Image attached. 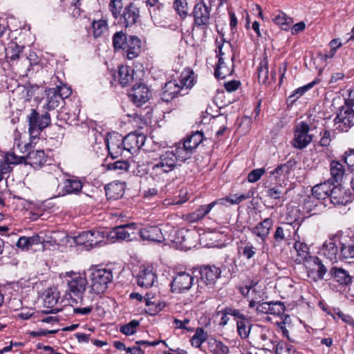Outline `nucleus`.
<instances>
[{
	"label": "nucleus",
	"instance_id": "f257e3e1",
	"mask_svg": "<svg viewBox=\"0 0 354 354\" xmlns=\"http://www.w3.org/2000/svg\"><path fill=\"white\" fill-rule=\"evenodd\" d=\"M176 148L163 151L156 158L150 169V174L154 179H161L169 172L174 171L177 166V162L180 161Z\"/></svg>",
	"mask_w": 354,
	"mask_h": 354
},
{
	"label": "nucleus",
	"instance_id": "f03ea898",
	"mask_svg": "<svg viewBox=\"0 0 354 354\" xmlns=\"http://www.w3.org/2000/svg\"><path fill=\"white\" fill-rule=\"evenodd\" d=\"M200 277L198 292H210L214 288L216 283L221 277V270L214 265H204L199 268Z\"/></svg>",
	"mask_w": 354,
	"mask_h": 354
},
{
	"label": "nucleus",
	"instance_id": "7ed1b4c3",
	"mask_svg": "<svg viewBox=\"0 0 354 354\" xmlns=\"http://www.w3.org/2000/svg\"><path fill=\"white\" fill-rule=\"evenodd\" d=\"M203 140V133L200 131L193 132L188 136L183 143L178 142L174 147L178 151V156L180 162L189 159L194 150Z\"/></svg>",
	"mask_w": 354,
	"mask_h": 354
},
{
	"label": "nucleus",
	"instance_id": "20e7f679",
	"mask_svg": "<svg viewBox=\"0 0 354 354\" xmlns=\"http://www.w3.org/2000/svg\"><path fill=\"white\" fill-rule=\"evenodd\" d=\"M211 12V6H207L204 0H200L194 5L190 15L194 19L193 24L197 28L205 32L212 24Z\"/></svg>",
	"mask_w": 354,
	"mask_h": 354
},
{
	"label": "nucleus",
	"instance_id": "39448f33",
	"mask_svg": "<svg viewBox=\"0 0 354 354\" xmlns=\"http://www.w3.org/2000/svg\"><path fill=\"white\" fill-rule=\"evenodd\" d=\"M193 86V79L190 77L179 80H171L165 83L161 93V99L169 102L176 97L181 91L190 88Z\"/></svg>",
	"mask_w": 354,
	"mask_h": 354
},
{
	"label": "nucleus",
	"instance_id": "423d86ee",
	"mask_svg": "<svg viewBox=\"0 0 354 354\" xmlns=\"http://www.w3.org/2000/svg\"><path fill=\"white\" fill-rule=\"evenodd\" d=\"M90 279L91 290L97 295L104 293L113 281L112 270L107 268L95 269L91 272Z\"/></svg>",
	"mask_w": 354,
	"mask_h": 354
},
{
	"label": "nucleus",
	"instance_id": "0eeeda50",
	"mask_svg": "<svg viewBox=\"0 0 354 354\" xmlns=\"http://www.w3.org/2000/svg\"><path fill=\"white\" fill-rule=\"evenodd\" d=\"M239 292L249 301L250 308L257 307L264 299V292L257 281H250L245 286L239 287Z\"/></svg>",
	"mask_w": 354,
	"mask_h": 354
},
{
	"label": "nucleus",
	"instance_id": "6e6552de",
	"mask_svg": "<svg viewBox=\"0 0 354 354\" xmlns=\"http://www.w3.org/2000/svg\"><path fill=\"white\" fill-rule=\"evenodd\" d=\"M69 279L67 280L68 291L71 297H74L82 301V296L86 290L88 281L84 273H67Z\"/></svg>",
	"mask_w": 354,
	"mask_h": 354
},
{
	"label": "nucleus",
	"instance_id": "1a4fd4ad",
	"mask_svg": "<svg viewBox=\"0 0 354 354\" xmlns=\"http://www.w3.org/2000/svg\"><path fill=\"white\" fill-rule=\"evenodd\" d=\"M198 237L199 234L196 230L182 228L176 232L173 241L181 250H188L196 245Z\"/></svg>",
	"mask_w": 354,
	"mask_h": 354
},
{
	"label": "nucleus",
	"instance_id": "9d476101",
	"mask_svg": "<svg viewBox=\"0 0 354 354\" xmlns=\"http://www.w3.org/2000/svg\"><path fill=\"white\" fill-rule=\"evenodd\" d=\"M310 126L306 122L298 123L294 130L292 145L298 149H304L312 142L313 137L309 134Z\"/></svg>",
	"mask_w": 354,
	"mask_h": 354
},
{
	"label": "nucleus",
	"instance_id": "9b49d317",
	"mask_svg": "<svg viewBox=\"0 0 354 354\" xmlns=\"http://www.w3.org/2000/svg\"><path fill=\"white\" fill-rule=\"evenodd\" d=\"M106 147L109 151V154L113 159L119 156L127 157L129 154L126 150V147L124 143V139L122 135L119 133L109 134L106 138Z\"/></svg>",
	"mask_w": 354,
	"mask_h": 354
},
{
	"label": "nucleus",
	"instance_id": "f8f14e48",
	"mask_svg": "<svg viewBox=\"0 0 354 354\" xmlns=\"http://www.w3.org/2000/svg\"><path fill=\"white\" fill-rule=\"evenodd\" d=\"M29 132L31 136L38 133L45 129L50 123V114L46 113L39 115L35 109L31 110L30 114L28 116Z\"/></svg>",
	"mask_w": 354,
	"mask_h": 354
},
{
	"label": "nucleus",
	"instance_id": "ddd939ff",
	"mask_svg": "<svg viewBox=\"0 0 354 354\" xmlns=\"http://www.w3.org/2000/svg\"><path fill=\"white\" fill-rule=\"evenodd\" d=\"M104 234L97 230L83 231L75 237L77 245H84L86 248H93L103 241Z\"/></svg>",
	"mask_w": 354,
	"mask_h": 354
},
{
	"label": "nucleus",
	"instance_id": "4468645a",
	"mask_svg": "<svg viewBox=\"0 0 354 354\" xmlns=\"http://www.w3.org/2000/svg\"><path fill=\"white\" fill-rule=\"evenodd\" d=\"M136 223H132L115 227L109 232L108 237L118 241H131L136 238Z\"/></svg>",
	"mask_w": 354,
	"mask_h": 354
},
{
	"label": "nucleus",
	"instance_id": "2eb2a0df",
	"mask_svg": "<svg viewBox=\"0 0 354 354\" xmlns=\"http://www.w3.org/2000/svg\"><path fill=\"white\" fill-rule=\"evenodd\" d=\"M194 280V277L187 272H181L178 273L171 283L172 292L181 293L189 290L193 285Z\"/></svg>",
	"mask_w": 354,
	"mask_h": 354
},
{
	"label": "nucleus",
	"instance_id": "dca6fc26",
	"mask_svg": "<svg viewBox=\"0 0 354 354\" xmlns=\"http://www.w3.org/2000/svg\"><path fill=\"white\" fill-rule=\"evenodd\" d=\"M335 129L347 131L354 124V113L349 109L342 107L334 119Z\"/></svg>",
	"mask_w": 354,
	"mask_h": 354
},
{
	"label": "nucleus",
	"instance_id": "f3484780",
	"mask_svg": "<svg viewBox=\"0 0 354 354\" xmlns=\"http://www.w3.org/2000/svg\"><path fill=\"white\" fill-rule=\"evenodd\" d=\"M340 241L337 236H333L326 240L321 248L323 255L333 262L339 259Z\"/></svg>",
	"mask_w": 354,
	"mask_h": 354
},
{
	"label": "nucleus",
	"instance_id": "a211bd4d",
	"mask_svg": "<svg viewBox=\"0 0 354 354\" xmlns=\"http://www.w3.org/2000/svg\"><path fill=\"white\" fill-rule=\"evenodd\" d=\"M351 201V192L342 187L339 183L333 184L328 201L335 205H345Z\"/></svg>",
	"mask_w": 354,
	"mask_h": 354
},
{
	"label": "nucleus",
	"instance_id": "6ab92c4d",
	"mask_svg": "<svg viewBox=\"0 0 354 354\" xmlns=\"http://www.w3.org/2000/svg\"><path fill=\"white\" fill-rule=\"evenodd\" d=\"M286 307L281 301H261L256 307L259 314H270L281 316L284 314Z\"/></svg>",
	"mask_w": 354,
	"mask_h": 354
},
{
	"label": "nucleus",
	"instance_id": "aec40b11",
	"mask_svg": "<svg viewBox=\"0 0 354 354\" xmlns=\"http://www.w3.org/2000/svg\"><path fill=\"white\" fill-rule=\"evenodd\" d=\"M149 88L144 84H135L129 93L131 101L137 106H142L149 100Z\"/></svg>",
	"mask_w": 354,
	"mask_h": 354
},
{
	"label": "nucleus",
	"instance_id": "412c9836",
	"mask_svg": "<svg viewBox=\"0 0 354 354\" xmlns=\"http://www.w3.org/2000/svg\"><path fill=\"white\" fill-rule=\"evenodd\" d=\"M140 18L139 8L133 3L125 6L120 17V22L126 27L136 24Z\"/></svg>",
	"mask_w": 354,
	"mask_h": 354
},
{
	"label": "nucleus",
	"instance_id": "4be33fe9",
	"mask_svg": "<svg viewBox=\"0 0 354 354\" xmlns=\"http://www.w3.org/2000/svg\"><path fill=\"white\" fill-rule=\"evenodd\" d=\"M297 161L290 158L284 164L278 165L274 169L270 171V176H273L277 180L284 182L288 179L289 174L296 167Z\"/></svg>",
	"mask_w": 354,
	"mask_h": 354
},
{
	"label": "nucleus",
	"instance_id": "5701e85b",
	"mask_svg": "<svg viewBox=\"0 0 354 354\" xmlns=\"http://www.w3.org/2000/svg\"><path fill=\"white\" fill-rule=\"evenodd\" d=\"M124 139L126 150L129 154H133L140 149L145 144L146 137L145 135L137 133H130Z\"/></svg>",
	"mask_w": 354,
	"mask_h": 354
},
{
	"label": "nucleus",
	"instance_id": "b1692460",
	"mask_svg": "<svg viewBox=\"0 0 354 354\" xmlns=\"http://www.w3.org/2000/svg\"><path fill=\"white\" fill-rule=\"evenodd\" d=\"M123 55L128 59H133L138 57L141 52V41L134 35H129L126 44L122 49Z\"/></svg>",
	"mask_w": 354,
	"mask_h": 354
},
{
	"label": "nucleus",
	"instance_id": "393cba45",
	"mask_svg": "<svg viewBox=\"0 0 354 354\" xmlns=\"http://www.w3.org/2000/svg\"><path fill=\"white\" fill-rule=\"evenodd\" d=\"M273 225V221L270 218H266L258 223L255 226L251 227L250 232L254 236L258 237L261 243H265L270 230Z\"/></svg>",
	"mask_w": 354,
	"mask_h": 354
},
{
	"label": "nucleus",
	"instance_id": "a878e982",
	"mask_svg": "<svg viewBox=\"0 0 354 354\" xmlns=\"http://www.w3.org/2000/svg\"><path fill=\"white\" fill-rule=\"evenodd\" d=\"M333 185V183H331L330 179L316 185L312 189V195L319 201L324 200L326 202L328 201Z\"/></svg>",
	"mask_w": 354,
	"mask_h": 354
},
{
	"label": "nucleus",
	"instance_id": "bb28decb",
	"mask_svg": "<svg viewBox=\"0 0 354 354\" xmlns=\"http://www.w3.org/2000/svg\"><path fill=\"white\" fill-rule=\"evenodd\" d=\"M46 162V156L44 150L32 151L25 157V165H29L34 169L41 167Z\"/></svg>",
	"mask_w": 354,
	"mask_h": 354
},
{
	"label": "nucleus",
	"instance_id": "cd10ccee",
	"mask_svg": "<svg viewBox=\"0 0 354 354\" xmlns=\"http://www.w3.org/2000/svg\"><path fill=\"white\" fill-rule=\"evenodd\" d=\"M140 236L142 240L160 243L164 237L160 228L157 226H149L140 230Z\"/></svg>",
	"mask_w": 354,
	"mask_h": 354
},
{
	"label": "nucleus",
	"instance_id": "c85d7f7f",
	"mask_svg": "<svg viewBox=\"0 0 354 354\" xmlns=\"http://www.w3.org/2000/svg\"><path fill=\"white\" fill-rule=\"evenodd\" d=\"M291 225L286 223L281 226H277L273 234V246L277 247L286 241H288L291 236Z\"/></svg>",
	"mask_w": 354,
	"mask_h": 354
},
{
	"label": "nucleus",
	"instance_id": "c756f323",
	"mask_svg": "<svg viewBox=\"0 0 354 354\" xmlns=\"http://www.w3.org/2000/svg\"><path fill=\"white\" fill-rule=\"evenodd\" d=\"M156 280V275L152 269L148 268L142 269L137 277V283L139 286L149 288L151 287Z\"/></svg>",
	"mask_w": 354,
	"mask_h": 354
},
{
	"label": "nucleus",
	"instance_id": "7c9ffc66",
	"mask_svg": "<svg viewBox=\"0 0 354 354\" xmlns=\"http://www.w3.org/2000/svg\"><path fill=\"white\" fill-rule=\"evenodd\" d=\"M330 274L340 285L349 286L353 283L352 277L342 268L332 267Z\"/></svg>",
	"mask_w": 354,
	"mask_h": 354
},
{
	"label": "nucleus",
	"instance_id": "2f4dec72",
	"mask_svg": "<svg viewBox=\"0 0 354 354\" xmlns=\"http://www.w3.org/2000/svg\"><path fill=\"white\" fill-rule=\"evenodd\" d=\"M238 254L250 261L256 256L257 248L250 241H241L238 246Z\"/></svg>",
	"mask_w": 354,
	"mask_h": 354
},
{
	"label": "nucleus",
	"instance_id": "473e14b6",
	"mask_svg": "<svg viewBox=\"0 0 354 354\" xmlns=\"http://www.w3.org/2000/svg\"><path fill=\"white\" fill-rule=\"evenodd\" d=\"M46 100L45 107L48 110H53L58 107L62 102V97L58 95V90L50 88L46 90Z\"/></svg>",
	"mask_w": 354,
	"mask_h": 354
},
{
	"label": "nucleus",
	"instance_id": "72a5a7b5",
	"mask_svg": "<svg viewBox=\"0 0 354 354\" xmlns=\"http://www.w3.org/2000/svg\"><path fill=\"white\" fill-rule=\"evenodd\" d=\"M133 75L134 70L131 67L120 66L118 71V78L120 84L123 87L126 86L133 80Z\"/></svg>",
	"mask_w": 354,
	"mask_h": 354
},
{
	"label": "nucleus",
	"instance_id": "f704fd0d",
	"mask_svg": "<svg viewBox=\"0 0 354 354\" xmlns=\"http://www.w3.org/2000/svg\"><path fill=\"white\" fill-rule=\"evenodd\" d=\"M294 248L297 253L296 261L299 263H306L307 266L310 262V259L314 257L310 255L308 245L304 243L295 242Z\"/></svg>",
	"mask_w": 354,
	"mask_h": 354
},
{
	"label": "nucleus",
	"instance_id": "c9c22d12",
	"mask_svg": "<svg viewBox=\"0 0 354 354\" xmlns=\"http://www.w3.org/2000/svg\"><path fill=\"white\" fill-rule=\"evenodd\" d=\"M217 205L216 201L207 205H203L199 206L194 212L189 214V219L191 222H196L200 219L204 218L212 209Z\"/></svg>",
	"mask_w": 354,
	"mask_h": 354
},
{
	"label": "nucleus",
	"instance_id": "e433bc0d",
	"mask_svg": "<svg viewBox=\"0 0 354 354\" xmlns=\"http://www.w3.org/2000/svg\"><path fill=\"white\" fill-rule=\"evenodd\" d=\"M330 171L332 178L330 180L331 183L339 184L345 174V169L344 165L339 161L332 160L330 164Z\"/></svg>",
	"mask_w": 354,
	"mask_h": 354
},
{
	"label": "nucleus",
	"instance_id": "4c0bfd02",
	"mask_svg": "<svg viewBox=\"0 0 354 354\" xmlns=\"http://www.w3.org/2000/svg\"><path fill=\"white\" fill-rule=\"evenodd\" d=\"M82 187V182L77 178L73 177L68 178L64 182V187L62 195L78 193Z\"/></svg>",
	"mask_w": 354,
	"mask_h": 354
},
{
	"label": "nucleus",
	"instance_id": "58836bf2",
	"mask_svg": "<svg viewBox=\"0 0 354 354\" xmlns=\"http://www.w3.org/2000/svg\"><path fill=\"white\" fill-rule=\"evenodd\" d=\"M315 266L317 267V272L315 276H312L313 280L315 281H317L318 280H322L324 278V276L326 275L328 270L325 265L322 263V260L319 259L317 257H313L310 259L309 263L306 266Z\"/></svg>",
	"mask_w": 354,
	"mask_h": 354
},
{
	"label": "nucleus",
	"instance_id": "ea45409f",
	"mask_svg": "<svg viewBox=\"0 0 354 354\" xmlns=\"http://www.w3.org/2000/svg\"><path fill=\"white\" fill-rule=\"evenodd\" d=\"M237 332L242 339H246L249 337L250 333L252 329H261L259 326H253L252 324H247L245 317L236 322Z\"/></svg>",
	"mask_w": 354,
	"mask_h": 354
},
{
	"label": "nucleus",
	"instance_id": "a19ab883",
	"mask_svg": "<svg viewBox=\"0 0 354 354\" xmlns=\"http://www.w3.org/2000/svg\"><path fill=\"white\" fill-rule=\"evenodd\" d=\"M323 203L317 200L314 196H308L304 200L303 209L306 213L310 214L311 215L315 214L316 209L319 206H322Z\"/></svg>",
	"mask_w": 354,
	"mask_h": 354
},
{
	"label": "nucleus",
	"instance_id": "79ce46f5",
	"mask_svg": "<svg viewBox=\"0 0 354 354\" xmlns=\"http://www.w3.org/2000/svg\"><path fill=\"white\" fill-rule=\"evenodd\" d=\"M41 238L38 235L32 236H21L18 239L17 246L22 249L28 250L30 247L41 243Z\"/></svg>",
	"mask_w": 354,
	"mask_h": 354
},
{
	"label": "nucleus",
	"instance_id": "37998d69",
	"mask_svg": "<svg viewBox=\"0 0 354 354\" xmlns=\"http://www.w3.org/2000/svg\"><path fill=\"white\" fill-rule=\"evenodd\" d=\"M316 84L315 81H313L312 82L299 87L295 89L293 93L288 97L287 102L288 103L292 104H294L301 95H303L306 91L312 88Z\"/></svg>",
	"mask_w": 354,
	"mask_h": 354
},
{
	"label": "nucleus",
	"instance_id": "c03bdc74",
	"mask_svg": "<svg viewBox=\"0 0 354 354\" xmlns=\"http://www.w3.org/2000/svg\"><path fill=\"white\" fill-rule=\"evenodd\" d=\"M287 189H285L281 185L274 186L268 189L266 192L267 196L274 200H286Z\"/></svg>",
	"mask_w": 354,
	"mask_h": 354
},
{
	"label": "nucleus",
	"instance_id": "a18cd8bd",
	"mask_svg": "<svg viewBox=\"0 0 354 354\" xmlns=\"http://www.w3.org/2000/svg\"><path fill=\"white\" fill-rule=\"evenodd\" d=\"M250 198V196L249 194H241L239 196H237V194L230 195L229 196H226L224 198H220L216 202H217V204L220 205H226V203H229L232 205H237L239 204L243 201L248 199Z\"/></svg>",
	"mask_w": 354,
	"mask_h": 354
},
{
	"label": "nucleus",
	"instance_id": "49530a36",
	"mask_svg": "<svg viewBox=\"0 0 354 354\" xmlns=\"http://www.w3.org/2000/svg\"><path fill=\"white\" fill-rule=\"evenodd\" d=\"M232 71L226 65L225 60L219 58L216 68H215L214 75L216 78L224 79L232 74Z\"/></svg>",
	"mask_w": 354,
	"mask_h": 354
},
{
	"label": "nucleus",
	"instance_id": "de8ad7c7",
	"mask_svg": "<svg viewBox=\"0 0 354 354\" xmlns=\"http://www.w3.org/2000/svg\"><path fill=\"white\" fill-rule=\"evenodd\" d=\"M207 337V334L205 332L203 328L201 327H198L194 335L190 339V343L192 346L200 348L202 344L205 342Z\"/></svg>",
	"mask_w": 354,
	"mask_h": 354
},
{
	"label": "nucleus",
	"instance_id": "09e8293b",
	"mask_svg": "<svg viewBox=\"0 0 354 354\" xmlns=\"http://www.w3.org/2000/svg\"><path fill=\"white\" fill-rule=\"evenodd\" d=\"M173 7L181 19H185L189 15L187 0H174Z\"/></svg>",
	"mask_w": 354,
	"mask_h": 354
},
{
	"label": "nucleus",
	"instance_id": "8fccbe9b",
	"mask_svg": "<svg viewBox=\"0 0 354 354\" xmlns=\"http://www.w3.org/2000/svg\"><path fill=\"white\" fill-rule=\"evenodd\" d=\"M129 38V35L122 31L115 32L113 36V45L115 50H122Z\"/></svg>",
	"mask_w": 354,
	"mask_h": 354
},
{
	"label": "nucleus",
	"instance_id": "3c124183",
	"mask_svg": "<svg viewBox=\"0 0 354 354\" xmlns=\"http://www.w3.org/2000/svg\"><path fill=\"white\" fill-rule=\"evenodd\" d=\"M92 27L93 30V36L95 38L102 36L108 30L107 22L104 19L93 21Z\"/></svg>",
	"mask_w": 354,
	"mask_h": 354
},
{
	"label": "nucleus",
	"instance_id": "603ef678",
	"mask_svg": "<svg viewBox=\"0 0 354 354\" xmlns=\"http://www.w3.org/2000/svg\"><path fill=\"white\" fill-rule=\"evenodd\" d=\"M210 351L213 354H228L229 348L221 341L213 339L209 342Z\"/></svg>",
	"mask_w": 354,
	"mask_h": 354
},
{
	"label": "nucleus",
	"instance_id": "864d4df0",
	"mask_svg": "<svg viewBox=\"0 0 354 354\" xmlns=\"http://www.w3.org/2000/svg\"><path fill=\"white\" fill-rule=\"evenodd\" d=\"M258 78L260 83L265 84L268 78V62L266 58L261 61L257 69Z\"/></svg>",
	"mask_w": 354,
	"mask_h": 354
},
{
	"label": "nucleus",
	"instance_id": "5fc2aeb1",
	"mask_svg": "<svg viewBox=\"0 0 354 354\" xmlns=\"http://www.w3.org/2000/svg\"><path fill=\"white\" fill-rule=\"evenodd\" d=\"M354 258V245L340 242L339 259Z\"/></svg>",
	"mask_w": 354,
	"mask_h": 354
},
{
	"label": "nucleus",
	"instance_id": "6e6d98bb",
	"mask_svg": "<svg viewBox=\"0 0 354 354\" xmlns=\"http://www.w3.org/2000/svg\"><path fill=\"white\" fill-rule=\"evenodd\" d=\"M273 348H274V346ZM275 354H299V353L292 345L281 342L276 345Z\"/></svg>",
	"mask_w": 354,
	"mask_h": 354
},
{
	"label": "nucleus",
	"instance_id": "4d7b16f0",
	"mask_svg": "<svg viewBox=\"0 0 354 354\" xmlns=\"http://www.w3.org/2000/svg\"><path fill=\"white\" fill-rule=\"evenodd\" d=\"M274 23L281 27L283 30H288L292 20L290 17H288L283 12H280L273 19Z\"/></svg>",
	"mask_w": 354,
	"mask_h": 354
},
{
	"label": "nucleus",
	"instance_id": "13d9d810",
	"mask_svg": "<svg viewBox=\"0 0 354 354\" xmlns=\"http://www.w3.org/2000/svg\"><path fill=\"white\" fill-rule=\"evenodd\" d=\"M109 9L114 19H118L123 10V3L122 0H111Z\"/></svg>",
	"mask_w": 354,
	"mask_h": 354
},
{
	"label": "nucleus",
	"instance_id": "bf43d9fd",
	"mask_svg": "<svg viewBox=\"0 0 354 354\" xmlns=\"http://www.w3.org/2000/svg\"><path fill=\"white\" fill-rule=\"evenodd\" d=\"M106 195H109L110 197L118 198L122 195L123 189L120 184L111 183L109 184L106 187Z\"/></svg>",
	"mask_w": 354,
	"mask_h": 354
},
{
	"label": "nucleus",
	"instance_id": "052dcab7",
	"mask_svg": "<svg viewBox=\"0 0 354 354\" xmlns=\"http://www.w3.org/2000/svg\"><path fill=\"white\" fill-rule=\"evenodd\" d=\"M144 300L145 301V305L149 307V310L151 311V315L156 314L160 310L158 306L156 300L154 299V296L151 295V293L147 292Z\"/></svg>",
	"mask_w": 354,
	"mask_h": 354
},
{
	"label": "nucleus",
	"instance_id": "680f3d73",
	"mask_svg": "<svg viewBox=\"0 0 354 354\" xmlns=\"http://www.w3.org/2000/svg\"><path fill=\"white\" fill-rule=\"evenodd\" d=\"M138 326V321L132 320L129 323L122 326L120 328V331L126 335H131L136 332V328Z\"/></svg>",
	"mask_w": 354,
	"mask_h": 354
},
{
	"label": "nucleus",
	"instance_id": "e2e57ef3",
	"mask_svg": "<svg viewBox=\"0 0 354 354\" xmlns=\"http://www.w3.org/2000/svg\"><path fill=\"white\" fill-rule=\"evenodd\" d=\"M109 170L127 171L129 168V164L126 160H118L107 165Z\"/></svg>",
	"mask_w": 354,
	"mask_h": 354
},
{
	"label": "nucleus",
	"instance_id": "0e129e2a",
	"mask_svg": "<svg viewBox=\"0 0 354 354\" xmlns=\"http://www.w3.org/2000/svg\"><path fill=\"white\" fill-rule=\"evenodd\" d=\"M190 320L188 318L183 319H178L175 318L174 319V324L176 328L186 330L188 332H193L194 327L189 326Z\"/></svg>",
	"mask_w": 354,
	"mask_h": 354
},
{
	"label": "nucleus",
	"instance_id": "69168bd1",
	"mask_svg": "<svg viewBox=\"0 0 354 354\" xmlns=\"http://www.w3.org/2000/svg\"><path fill=\"white\" fill-rule=\"evenodd\" d=\"M4 160L8 164L17 165L22 162L25 163V157L18 156L13 152H8L6 154Z\"/></svg>",
	"mask_w": 354,
	"mask_h": 354
},
{
	"label": "nucleus",
	"instance_id": "338daca9",
	"mask_svg": "<svg viewBox=\"0 0 354 354\" xmlns=\"http://www.w3.org/2000/svg\"><path fill=\"white\" fill-rule=\"evenodd\" d=\"M266 172L264 168L256 169L251 171L248 175V180L250 183H256Z\"/></svg>",
	"mask_w": 354,
	"mask_h": 354
},
{
	"label": "nucleus",
	"instance_id": "774afa93",
	"mask_svg": "<svg viewBox=\"0 0 354 354\" xmlns=\"http://www.w3.org/2000/svg\"><path fill=\"white\" fill-rule=\"evenodd\" d=\"M344 162L351 171H354V149H349L345 152Z\"/></svg>",
	"mask_w": 354,
	"mask_h": 354
}]
</instances>
